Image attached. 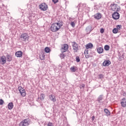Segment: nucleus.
<instances>
[{
	"mask_svg": "<svg viewBox=\"0 0 126 126\" xmlns=\"http://www.w3.org/2000/svg\"><path fill=\"white\" fill-rule=\"evenodd\" d=\"M63 22L59 21L58 23H55L51 25V30L52 32H57V31H59L60 29H61V27L63 26Z\"/></svg>",
	"mask_w": 126,
	"mask_h": 126,
	"instance_id": "f257e3e1",
	"label": "nucleus"
},
{
	"mask_svg": "<svg viewBox=\"0 0 126 126\" xmlns=\"http://www.w3.org/2000/svg\"><path fill=\"white\" fill-rule=\"evenodd\" d=\"M20 39L23 42H26L29 40V35L27 33H23L20 36Z\"/></svg>",
	"mask_w": 126,
	"mask_h": 126,
	"instance_id": "f03ea898",
	"label": "nucleus"
},
{
	"mask_svg": "<svg viewBox=\"0 0 126 126\" xmlns=\"http://www.w3.org/2000/svg\"><path fill=\"white\" fill-rule=\"evenodd\" d=\"M110 7L113 11H120L121 10V8L118 6V4H112L110 5Z\"/></svg>",
	"mask_w": 126,
	"mask_h": 126,
	"instance_id": "7ed1b4c3",
	"label": "nucleus"
},
{
	"mask_svg": "<svg viewBox=\"0 0 126 126\" xmlns=\"http://www.w3.org/2000/svg\"><path fill=\"white\" fill-rule=\"evenodd\" d=\"M67 50H68V45L64 44L62 45L61 51L62 53H65Z\"/></svg>",
	"mask_w": 126,
	"mask_h": 126,
	"instance_id": "20e7f679",
	"label": "nucleus"
},
{
	"mask_svg": "<svg viewBox=\"0 0 126 126\" xmlns=\"http://www.w3.org/2000/svg\"><path fill=\"white\" fill-rule=\"evenodd\" d=\"M39 8L41 10L46 11L48 9V5L45 3H42L39 5Z\"/></svg>",
	"mask_w": 126,
	"mask_h": 126,
	"instance_id": "39448f33",
	"label": "nucleus"
},
{
	"mask_svg": "<svg viewBox=\"0 0 126 126\" xmlns=\"http://www.w3.org/2000/svg\"><path fill=\"white\" fill-rule=\"evenodd\" d=\"M72 47L74 51V53H77L78 51V44L75 42H72Z\"/></svg>",
	"mask_w": 126,
	"mask_h": 126,
	"instance_id": "423d86ee",
	"label": "nucleus"
},
{
	"mask_svg": "<svg viewBox=\"0 0 126 126\" xmlns=\"http://www.w3.org/2000/svg\"><path fill=\"white\" fill-rule=\"evenodd\" d=\"M21 95L23 97H25L26 96V93L25 92V90L24 89L22 88L21 87H19L18 88Z\"/></svg>",
	"mask_w": 126,
	"mask_h": 126,
	"instance_id": "0eeeda50",
	"label": "nucleus"
},
{
	"mask_svg": "<svg viewBox=\"0 0 126 126\" xmlns=\"http://www.w3.org/2000/svg\"><path fill=\"white\" fill-rule=\"evenodd\" d=\"M29 122L28 119H25L20 123L19 126H29Z\"/></svg>",
	"mask_w": 126,
	"mask_h": 126,
	"instance_id": "6e6552de",
	"label": "nucleus"
},
{
	"mask_svg": "<svg viewBox=\"0 0 126 126\" xmlns=\"http://www.w3.org/2000/svg\"><path fill=\"white\" fill-rule=\"evenodd\" d=\"M112 17L113 19L117 20L120 18V14L117 12H115L112 14Z\"/></svg>",
	"mask_w": 126,
	"mask_h": 126,
	"instance_id": "1a4fd4ad",
	"label": "nucleus"
},
{
	"mask_svg": "<svg viewBox=\"0 0 126 126\" xmlns=\"http://www.w3.org/2000/svg\"><path fill=\"white\" fill-rule=\"evenodd\" d=\"M45 99V94H41L39 97L37 98V101L39 103H41L42 101H44Z\"/></svg>",
	"mask_w": 126,
	"mask_h": 126,
	"instance_id": "9d476101",
	"label": "nucleus"
},
{
	"mask_svg": "<svg viewBox=\"0 0 126 126\" xmlns=\"http://www.w3.org/2000/svg\"><path fill=\"white\" fill-rule=\"evenodd\" d=\"M93 30V28L91 26H88L85 29V31L87 34H90V33L91 32V31H92Z\"/></svg>",
	"mask_w": 126,
	"mask_h": 126,
	"instance_id": "9b49d317",
	"label": "nucleus"
},
{
	"mask_svg": "<svg viewBox=\"0 0 126 126\" xmlns=\"http://www.w3.org/2000/svg\"><path fill=\"white\" fill-rule=\"evenodd\" d=\"M0 63L1 64H4L6 63V58L5 56H3L0 59Z\"/></svg>",
	"mask_w": 126,
	"mask_h": 126,
	"instance_id": "f8f14e48",
	"label": "nucleus"
},
{
	"mask_svg": "<svg viewBox=\"0 0 126 126\" xmlns=\"http://www.w3.org/2000/svg\"><path fill=\"white\" fill-rule=\"evenodd\" d=\"M121 104L122 107L123 108H126V98L124 97L121 100Z\"/></svg>",
	"mask_w": 126,
	"mask_h": 126,
	"instance_id": "ddd939ff",
	"label": "nucleus"
},
{
	"mask_svg": "<svg viewBox=\"0 0 126 126\" xmlns=\"http://www.w3.org/2000/svg\"><path fill=\"white\" fill-rule=\"evenodd\" d=\"M94 17L95 19L98 20L99 19H101L102 15L100 13H97L94 16Z\"/></svg>",
	"mask_w": 126,
	"mask_h": 126,
	"instance_id": "4468645a",
	"label": "nucleus"
},
{
	"mask_svg": "<svg viewBox=\"0 0 126 126\" xmlns=\"http://www.w3.org/2000/svg\"><path fill=\"white\" fill-rule=\"evenodd\" d=\"M110 64H111V61L109 60H105L102 63L103 66H109Z\"/></svg>",
	"mask_w": 126,
	"mask_h": 126,
	"instance_id": "2eb2a0df",
	"label": "nucleus"
},
{
	"mask_svg": "<svg viewBox=\"0 0 126 126\" xmlns=\"http://www.w3.org/2000/svg\"><path fill=\"white\" fill-rule=\"evenodd\" d=\"M102 100H103V95H100L97 98V101L99 104H103V101H102Z\"/></svg>",
	"mask_w": 126,
	"mask_h": 126,
	"instance_id": "dca6fc26",
	"label": "nucleus"
},
{
	"mask_svg": "<svg viewBox=\"0 0 126 126\" xmlns=\"http://www.w3.org/2000/svg\"><path fill=\"white\" fill-rule=\"evenodd\" d=\"M22 54H23L22 51H19L16 52L15 56L17 58H21V57H22Z\"/></svg>",
	"mask_w": 126,
	"mask_h": 126,
	"instance_id": "f3484780",
	"label": "nucleus"
},
{
	"mask_svg": "<svg viewBox=\"0 0 126 126\" xmlns=\"http://www.w3.org/2000/svg\"><path fill=\"white\" fill-rule=\"evenodd\" d=\"M6 58L7 62H11L12 61V56L8 54H7Z\"/></svg>",
	"mask_w": 126,
	"mask_h": 126,
	"instance_id": "a211bd4d",
	"label": "nucleus"
},
{
	"mask_svg": "<svg viewBox=\"0 0 126 126\" xmlns=\"http://www.w3.org/2000/svg\"><path fill=\"white\" fill-rule=\"evenodd\" d=\"M49 99H50V100L53 102H56V97H55L53 94H51L50 95H49Z\"/></svg>",
	"mask_w": 126,
	"mask_h": 126,
	"instance_id": "6ab92c4d",
	"label": "nucleus"
},
{
	"mask_svg": "<svg viewBox=\"0 0 126 126\" xmlns=\"http://www.w3.org/2000/svg\"><path fill=\"white\" fill-rule=\"evenodd\" d=\"M86 48L87 49H92L93 48V44L91 43H88L86 45Z\"/></svg>",
	"mask_w": 126,
	"mask_h": 126,
	"instance_id": "aec40b11",
	"label": "nucleus"
},
{
	"mask_svg": "<svg viewBox=\"0 0 126 126\" xmlns=\"http://www.w3.org/2000/svg\"><path fill=\"white\" fill-rule=\"evenodd\" d=\"M8 108L9 110H12L13 109V103L10 102L8 104Z\"/></svg>",
	"mask_w": 126,
	"mask_h": 126,
	"instance_id": "412c9836",
	"label": "nucleus"
},
{
	"mask_svg": "<svg viewBox=\"0 0 126 126\" xmlns=\"http://www.w3.org/2000/svg\"><path fill=\"white\" fill-rule=\"evenodd\" d=\"M103 51L104 49L102 47H98L97 48V52L98 53V54H102Z\"/></svg>",
	"mask_w": 126,
	"mask_h": 126,
	"instance_id": "4be33fe9",
	"label": "nucleus"
},
{
	"mask_svg": "<svg viewBox=\"0 0 126 126\" xmlns=\"http://www.w3.org/2000/svg\"><path fill=\"white\" fill-rule=\"evenodd\" d=\"M104 112L105 113L106 116H110L111 115V112H110V111L108 109H104Z\"/></svg>",
	"mask_w": 126,
	"mask_h": 126,
	"instance_id": "5701e85b",
	"label": "nucleus"
},
{
	"mask_svg": "<svg viewBox=\"0 0 126 126\" xmlns=\"http://www.w3.org/2000/svg\"><path fill=\"white\" fill-rule=\"evenodd\" d=\"M77 70V69L76 68V67H75L74 66H72L70 68V70L72 72H75V71Z\"/></svg>",
	"mask_w": 126,
	"mask_h": 126,
	"instance_id": "b1692460",
	"label": "nucleus"
},
{
	"mask_svg": "<svg viewBox=\"0 0 126 126\" xmlns=\"http://www.w3.org/2000/svg\"><path fill=\"white\" fill-rule=\"evenodd\" d=\"M104 50L105 51H109L110 50V46L108 45H106L104 46Z\"/></svg>",
	"mask_w": 126,
	"mask_h": 126,
	"instance_id": "393cba45",
	"label": "nucleus"
},
{
	"mask_svg": "<svg viewBox=\"0 0 126 126\" xmlns=\"http://www.w3.org/2000/svg\"><path fill=\"white\" fill-rule=\"evenodd\" d=\"M44 51H45V53H50V48L49 47H46L45 48Z\"/></svg>",
	"mask_w": 126,
	"mask_h": 126,
	"instance_id": "a878e982",
	"label": "nucleus"
},
{
	"mask_svg": "<svg viewBox=\"0 0 126 126\" xmlns=\"http://www.w3.org/2000/svg\"><path fill=\"white\" fill-rule=\"evenodd\" d=\"M113 33H114V34H117V33H118V29H114L113 30Z\"/></svg>",
	"mask_w": 126,
	"mask_h": 126,
	"instance_id": "bb28decb",
	"label": "nucleus"
},
{
	"mask_svg": "<svg viewBox=\"0 0 126 126\" xmlns=\"http://www.w3.org/2000/svg\"><path fill=\"white\" fill-rule=\"evenodd\" d=\"M40 59L41 61L45 60V55L42 54L41 56H40Z\"/></svg>",
	"mask_w": 126,
	"mask_h": 126,
	"instance_id": "cd10ccee",
	"label": "nucleus"
},
{
	"mask_svg": "<svg viewBox=\"0 0 126 126\" xmlns=\"http://www.w3.org/2000/svg\"><path fill=\"white\" fill-rule=\"evenodd\" d=\"M121 28H122V25H117L116 26V29H117V30H121Z\"/></svg>",
	"mask_w": 126,
	"mask_h": 126,
	"instance_id": "c85d7f7f",
	"label": "nucleus"
},
{
	"mask_svg": "<svg viewBox=\"0 0 126 126\" xmlns=\"http://www.w3.org/2000/svg\"><path fill=\"white\" fill-rule=\"evenodd\" d=\"M70 25L72 26V27H75V23L74 22H71L70 23Z\"/></svg>",
	"mask_w": 126,
	"mask_h": 126,
	"instance_id": "c756f323",
	"label": "nucleus"
},
{
	"mask_svg": "<svg viewBox=\"0 0 126 126\" xmlns=\"http://www.w3.org/2000/svg\"><path fill=\"white\" fill-rule=\"evenodd\" d=\"M76 61L77 63H79V62H80V59L79 58V57L77 56L76 57Z\"/></svg>",
	"mask_w": 126,
	"mask_h": 126,
	"instance_id": "7c9ffc66",
	"label": "nucleus"
},
{
	"mask_svg": "<svg viewBox=\"0 0 126 126\" xmlns=\"http://www.w3.org/2000/svg\"><path fill=\"white\" fill-rule=\"evenodd\" d=\"M61 58L62 59H64V58H65V55L63 54V53H62L61 54Z\"/></svg>",
	"mask_w": 126,
	"mask_h": 126,
	"instance_id": "2f4dec72",
	"label": "nucleus"
},
{
	"mask_svg": "<svg viewBox=\"0 0 126 126\" xmlns=\"http://www.w3.org/2000/svg\"><path fill=\"white\" fill-rule=\"evenodd\" d=\"M47 126H54V124H53V123L49 122L47 124Z\"/></svg>",
	"mask_w": 126,
	"mask_h": 126,
	"instance_id": "473e14b6",
	"label": "nucleus"
},
{
	"mask_svg": "<svg viewBox=\"0 0 126 126\" xmlns=\"http://www.w3.org/2000/svg\"><path fill=\"white\" fill-rule=\"evenodd\" d=\"M4 103V101H3V100L0 99V105H2Z\"/></svg>",
	"mask_w": 126,
	"mask_h": 126,
	"instance_id": "72a5a7b5",
	"label": "nucleus"
},
{
	"mask_svg": "<svg viewBox=\"0 0 126 126\" xmlns=\"http://www.w3.org/2000/svg\"><path fill=\"white\" fill-rule=\"evenodd\" d=\"M85 55L88 54V49H86L84 52Z\"/></svg>",
	"mask_w": 126,
	"mask_h": 126,
	"instance_id": "f704fd0d",
	"label": "nucleus"
},
{
	"mask_svg": "<svg viewBox=\"0 0 126 126\" xmlns=\"http://www.w3.org/2000/svg\"><path fill=\"white\" fill-rule=\"evenodd\" d=\"M85 57L86 59H89L90 58V56L88 54H85Z\"/></svg>",
	"mask_w": 126,
	"mask_h": 126,
	"instance_id": "c9c22d12",
	"label": "nucleus"
},
{
	"mask_svg": "<svg viewBox=\"0 0 126 126\" xmlns=\"http://www.w3.org/2000/svg\"><path fill=\"white\" fill-rule=\"evenodd\" d=\"M100 33L103 34V33H104V29H101L100 30Z\"/></svg>",
	"mask_w": 126,
	"mask_h": 126,
	"instance_id": "e433bc0d",
	"label": "nucleus"
},
{
	"mask_svg": "<svg viewBox=\"0 0 126 126\" xmlns=\"http://www.w3.org/2000/svg\"><path fill=\"white\" fill-rule=\"evenodd\" d=\"M52 1L54 2V3H57L59 1V0H52Z\"/></svg>",
	"mask_w": 126,
	"mask_h": 126,
	"instance_id": "4c0bfd02",
	"label": "nucleus"
},
{
	"mask_svg": "<svg viewBox=\"0 0 126 126\" xmlns=\"http://www.w3.org/2000/svg\"><path fill=\"white\" fill-rule=\"evenodd\" d=\"M122 93H123V96H126V92H123Z\"/></svg>",
	"mask_w": 126,
	"mask_h": 126,
	"instance_id": "58836bf2",
	"label": "nucleus"
},
{
	"mask_svg": "<svg viewBox=\"0 0 126 126\" xmlns=\"http://www.w3.org/2000/svg\"><path fill=\"white\" fill-rule=\"evenodd\" d=\"M94 120H95V116H93V117H92V121H94Z\"/></svg>",
	"mask_w": 126,
	"mask_h": 126,
	"instance_id": "ea45409f",
	"label": "nucleus"
},
{
	"mask_svg": "<svg viewBox=\"0 0 126 126\" xmlns=\"http://www.w3.org/2000/svg\"><path fill=\"white\" fill-rule=\"evenodd\" d=\"M99 77L100 78H103V75L100 74V75H99Z\"/></svg>",
	"mask_w": 126,
	"mask_h": 126,
	"instance_id": "a19ab883",
	"label": "nucleus"
},
{
	"mask_svg": "<svg viewBox=\"0 0 126 126\" xmlns=\"http://www.w3.org/2000/svg\"><path fill=\"white\" fill-rule=\"evenodd\" d=\"M81 87H82L83 88H84V87H85V85L82 84V85H81Z\"/></svg>",
	"mask_w": 126,
	"mask_h": 126,
	"instance_id": "79ce46f5",
	"label": "nucleus"
}]
</instances>
